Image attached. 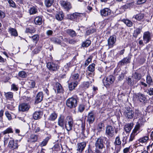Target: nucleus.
<instances>
[{
	"instance_id": "obj_1",
	"label": "nucleus",
	"mask_w": 153,
	"mask_h": 153,
	"mask_svg": "<svg viewBox=\"0 0 153 153\" xmlns=\"http://www.w3.org/2000/svg\"><path fill=\"white\" fill-rule=\"evenodd\" d=\"M104 143L105 142L103 137H100L96 138L94 144L96 149L102 150L105 148Z\"/></svg>"
},
{
	"instance_id": "obj_26",
	"label": "nucleus",
	"mask_w": 153,
	"mask_h": 153,
	"mask_svg": "<svg viewBox=\"0 0 153 153\" xmlns=\"http://www.w3.org/2000/svg\"><path fill=\"white\" fill-rule=\"evenodd\" d=\"M133 126L132 123H128L125 126V130L127 133L129 132L132 129Z\"/></svg>"
},
{
	"instance_id": "obj_47",
	"label": "nucleus",
	"mask_w": 153,
	"mask_h": 153,
	"mask_svg": "<svg viewBox=\"0 0 153 153\" xmlns=\"http://www.w3.org/2000/svg\"><path fill=\"white\" fill-rule=\"evenodd\" d=\"M31 38L33 42L35 43H37L39 38V36L38 35H35L33 36Z\"/></svg>"
},
{
	"instance_id": "obj_39",
	"label": "nucleus",
	"mask_w": 153,
	"mask_h": 153,
	"mask_svg": "<svg viewBox=\"0 0 153 153\" xmlns=\"http://www.w3.org/2000/svg\"><path fill=\"white\" fill-rule=\"evenodd\" d=\"M9 31L12 35L14 36H17L18 33L16 30L14 28H10L9 29Z\"/></svg>"
},
{
	"instance_id": "obj_55",
	"label": "nucleus",
	"mask_w": 153,
	"mask_h": 153,
	"mask_svg": "<svg viewBox=\"0 0 153 153\" xmlns=\"http://www.w3.org/2000/svg\"><path fill=\"white\" fill-rule=\"evenodd\" d=\"M104 126V124L102 123H99L97 126V129L98 131L100 132L102 131V129Z\"/></svg>"
},
{
	"instance_id": "obj_57",
	"label": "nucleus",
	"mask_w": 153,
	"mask_h": 153,
	"mask_svg": "<svg viewBox=\"0 0 153 153\" xmlns=\"http://www.w3.org/2000/svg\"><path fill=\"white\" fill-rule=\"evenodd\" d=\"M35 32V30L34 29H30V28H27L25 30L26 33H33Z\"/></svg>"
},
{
	"instance_id": "obj_9",
	"label": "nucleus",
	"mask_w": 153,
	"mask_h": 153,
	"mask_svg": "<svg viewBox=\"0 0 153 153\" xmlns=\"http://www.w3.org/2000/svg\"><path fill=\"white\" fill-rule=\"evenodd\" d=\"M116 41V36L113 35L110 36L108 40V44L109 48H112Z\"/></svg>"
},
{
	"instance_id": "obj_4",
	"label": "nucleus",
	"mask_w": 153,
	"mask_h": 153,
	"mask_svg": "<svg viewBox=\"0 0 153 153\" xmlns=\"http://www.w3.org/2000/svg\"><path fill=\"white\" fill-rule=\"evenodd\" d=\"M114 76L110 75L105 77L103 79V82L105 86H109L114 83Z\"/></svg>"
},
{
	"instance_id": "obj_6",
	"label": "nucleus",
	"mask_w": 153,
	"mask_h": 153,
	"mask_svg": "<svg viewBox=\"0 0 153 153\" xmlns=\"http://www.w3.org/2000/svg\"><path fill=\"white\" fill-rule=\"evenodd\" d=\"M47 67L50 71H56L59 68V66L53 62H49L47 64Z\"/></svg>"
},
{
	"instance_id": "obj_54",
	"label": "nucleus",
	"mask_w": 153,
	"mask_h": 153,
	"mask_svg": "<svg viewBox=\"0 0 153 153\" xmlns=\"http://www.w3.org/2000/svg\"><path fill=\"white\" fill-rule=\"evenodd\" d=\"M92 83L90 82H83V86L85 88H87Z\"/></svg>"
},
{
	"instance_id": "obj_34",
	"label": "nucleus",
	"mask_w": 153,
	"mask_h": 153,
	"mask_svg": "<svg viewBox=\"0 0 153 153\" xmlns=\"http://www.w3.org/2000/svg\"><path fill=\"white\" fill-rule=\"evenodd\" d=\"M144 17V14L142 13H140L134 16L133 17L138 21H141L143 18Z\"/></svg>"
},
{
	"instance_id": "obj_11",
	"label": "nucleus",
	"mask_w": 153,
	"mask_h": 153,
	"mask_svg": "<svg viewBox=\"0 0 153 153\" xmlns=\"http://www.w3.org/2000/svg\"><path fill=\"white\" fill-rule=\"evenodd\" d=\"M151 38V34L149 31L145 32L143 33V39L144 42L146 44L150 41Z\"/></svg>"
},
{
	"instance_id": "obj_5",
	"label": "nucleus",
	"mask_w": 153,
	"mask_h": 153,
	"mask_svg": "<svg viewBox=\"0 0 153 153\" xmlns=\"http://www.w3.org/2000/svg\"><path fill=\"white\" fill-rule=\"evenodd\" d=\"M85 16L82 13H75L70 15L69 19L71 20H74L79 22L81 20L82 17Z\"/></svg>"
},
{
	"instance_id": "obj_21",
	"label": "nucleus",
	"mask_w": 153,
	"mask_h": 153,
	"mask_svg": "<svg viewBox=\"0 0 153 153\" xmlns=\"http://www.w3.org/2000/svg\"><path fill=\"white\" fill-rule=\"evenodd\" d=\"M26 85L29 88H33L35 86L36 83L33 80H29L26 82Z\"/></svg>"
},
{
	"instance_id": "obj_37",
	"label": "nucleus",
	"mask_w": 153,
	"mask_h": 153,
	"mask_svg": "<svg viewBox=\"0 0 153 153\" xmlns=\"http://www.w3.org/2000/svg\"><path fill=\"white\" fill-rule=\"evenodd\" d=\"M146 83L148 84L149 86V85H151V83L153 82L152 79L149 74H148L146 76Z\"/></svg>"
},
{
	"instance_id": "obj_28",
	"label": "nucleus",
	"mask_w": 153,
	"mask_h": 153,
	"mask_svg": "<svg viewBox=\"0 0 153 153\" xmlns=\"http://www.w3.org/2000/svg\"><path fill=\"white\" fill-rule=\"evenodd\" d=\"M34 23L35 24L38 25H40L42 22V18L40 16H37L34 20Z\"/></svg>"
},
{
	"instance_id": "obj_27",
	"label": "nucleus",
	"mask_w": 153,
	"mask_h": 153,
	"mask_svg": "<svg viewBox=\"0 0 153 153\" xmlns=\"http://www.w3.org/2000/svg\"><path fill=\"white\" fill-rule=\"evenodd\" d=\"M38 136L35 134H32L30 135L28 141L32 142H35L37 141Z\"/></svg>"
},
{
	"instance_id": "obj_30",
	"label": "nucleus",
	"mask_w": 153,
	"mask_h": 153,
	"mask_svg": "<svg viewBox=\"0 0 153 153\" xmlns=\"http://www.w3.org/2000/svg\"><path fill=\"white\" fill-rule=\"evenodd\" d=\"M66 33L69 34L71 36L74 37L76 35L75 32L73 30L68 29L65 30Z\"/></svg>"
},
{
	"instance_id": "obj_48",
	"label": "nucleus",
	"mask_w": 153,
	"mask_h": 153,
	"mask_svg": "<svg viewBox=\"0 0 153 153\" xmlns=\"http://www.w3.org/2000/svg\"><path fill=\"white\" fill-rule=\"evenodd\" d=\"M93 75L91 73H88L87 74V77L90 80L89 81L91 82H92L94 81V80L93 78Z\"/></svg>"
},
{
	"instance_id": "obj_24",
	"label": "nucleus",
	"mask_w": 153,
	"mask_h": 153,
	"mask_svg": "<svg viewBox=\"0 0 153 153\" xmlns=\"http://www.w3.org/2000/svg\"><path fill=\"white\" fill-rule=\"evenodd\" d=\"M141 124L140 123L138 122L137 124L135 126L134 129H133V131L131 133H133L134 135H136L138 133L137 131L139 130L140 127L141 126Z\"/></svg>"
},
{
	"instance_id": "obj_31",
	"label": "nucleus",
	"mask_w": 153,
	"mask_h": 153,
	"mask_svg": "<svg viewBox=\"0 0 153 153\" xmlns=\"http://www.w3.org/2000/svg\"><path fill=\"white\" fill-rule=\"evenodd\" d=\"M55 90H56L57 93H60L62 92L63 89L61 85L59 83L56 84Z\"/></svg>"
},
{
	"instance_id": "obj_16",
	"label": "nucleus",
	"mask_w": 153,
	"mask_h": 153,
	"mask_svg": "<svg viewBox=\"0 0 153 153\" xmlns=\"http://www.w3.org/2000/svg\"><path fill=\"white\" fill-rule=\"evenodd\" d=\"M121 144V141L119 136L116 137L115 141L114 142V144L115 146V150L118 152L120 150V148H117V146L120 145Z\"/></svg>"
},
{
	"instance_id": "obj_33",
	"label": "nucleus",
	"mask_w": 153,
	"mask_h": 153,
	"mask_svg": "<svg viewBox=\"0 0 153 153\" xmlns=\"http://www.w3.org/2000/svg\"><path fill=\"white\" fill-rule=\"evenodd\" d=\"M64 15L62 12H60L56 14L55 17L56 19L59 21H61L63 18Z\"/></svg>"
},
{
	"instance_id": "obj_62",
	"label": "nucleus",
	"mask_w": 153,
	"mask_h": 153,
	"mask_svg": "<svg viewBox=\"0 0 153 153\" xmlns=\"http://www.w3.org/2000/svg\"><path fill=\"white\" fill-rule=\"evenodd\" d=\"M11 89L14 91H17L18 90V88L15 84H13L11 85Z\"/></svg>"
},
{
	"instance_id": "obj_49",
	"label": "nucleus",
	"mask_w": 153,
	"mask_h": 153,
	"mask_svg": "<svg viewBox=\"0 0 153 153\" xmlns=\"http://www.w3.org/2000/svg\"><path fill=\"white\" fill-rule=\"evenodd\" d=\"M133 77L134 79L137 80H139L140 79L141 76L140 74L137 73L135 72L133 74Z\"/></svg>"
},
{
	"instance_id": "obj_13",
	"label": "nucleus",
	"mask_w": 153,
	"mask_h": 153,
	"mask_svg": "<svg viewBox=\"0 0 153 153\" xmlns=\"http://www.w3.org/2000/svg\"><path fill=\"white\" fill-rule=\"evenodd\" d=\"M95 120L94 114L93 111L89 112L88 115L87 121L89 124L92 123Z\"/></svg>"
},
{
	"instance_id": "obj_44",
	"label": "nucleus",
	"mask_w": 153,
	"mask_h": 153,
	"mask_svg": "<svg viewBox=\"0 0 153 153\" xmlns=\"http://www.w3.org/2000/svg\"><path fill=\"white\" fill-rule=\"evenodd\" d=\"M30 14H34L36 13L37 12V9L34 7H33L30 8L29 10Z\"/></svg>"
},
{
	"instance_id": "obj_45",
	"label": "nucleus",
	"mask_w": 153,
	"mask_h": 153,
	"mask_svg": "<svg viewBox=\"0 0 153 153\" xmlns=\"http://www.w3.org/2000/svg\"><path fill=\"white\" fill-rule=\"evenodd\" d=\"M133 133H131L129 136V138L128 140H127L126 139V143L127 142L129 143L133 141V140L134 139L135 136L134 134H133Z\"/></svg>"
},
{
	"instance_id": "obj_52",
	"label": "nucleus",
	"mask_w": 153,
	"mask_h": 153,
	"mask_svg": "<svg viewBox=\"0 0 153 153\" xmlns=\"http://www.w3.org/2000/svg\"><path fill=\"white\" fill-rule=\"evenodd\" d=\"M145 92H146L147 94L150 95H153V88H150L147 90L145 91Z\"/></svg>"
},
{
	"instance_id": "obj_17",
	"label": "nucleus",
	"mask_w": 153,
	"mask_h": 153,
	"mask_svg": "<svg viewBox=\"0 0 153 153\" xmlns=\"http://www.w3.org/2000/svg\"><path fill=\"white\" fill-rule=\"evenodd\" d=\"M126 117L128 119H132L134 115V112L132 110L127 109L124 113Z\"/></svg>"
},
{
	"instance_id": "obj_51",
	"label": "nucleus",
	"mask_w": 153,
	"mask_h": 153,
	"mask_svg": "<svg viewBox=\"0 0 153 153\" xmlns=\"http://www.w3.org/2000/svg\"><path fill=\"white\" fill-rule=\"evenodd\" d=\"M124 22L128 27H131L132 25V22L129 20H124Z\"/></svg>"
},
{
	"instance_id": "obj_15",
	"label": "nucleus",
	"mask_w": 153,
	"mask_h": 153,
	"mask_svg": "<svg viewBox=\"0 0 153 153\" xmlns=\"http://www.w3.org/2000/svg\"><path fill=\"white\" fill-rule=\"evenodd\" d=\"M30 106L27 103H24L20 105L19 107V110L22 111H28Z\"/></svg>"
},
{
	"instance_id": "obj_56",
	"label": "nucleus",
	"mask_w": 153,
	"mask_h": 153,
	"mask_svg": "<svg viewBox=\"0 0 153 153\" xmlns=\"http://www.w3.org/2000/svg\"><path fill=\"white\" fill-rule=\"evenodd\" d=\"M85 108L84 105H80L78 108L79 111L80 112H82L84 110Z\"/></svg>"
},
{
	"instance_id": "obj_2",
	"label": "nucleus",
	"mask_w": 153,
	"mask_h": 153,
	"mask_svg": "<svg viewBox=\"0 0 153 153\" xmlns=\"http://www.w3.org/2000/svg\"><path fill=\"white\" fill-rule=\"evenodd\" d=\"M73 125V119L72 117L69 116L67 117L65 119V127L68 131L72 130Z\"/></svg>"
},
{
	"instance_id": "obj_35",
	"label": "nucleus",
	"mask_w": 153,
	"mask_h": 153,
	"mask_svg": "<svg viewBox=\"0 0 153 153\" xmlns=\"http://www.w3.org/2000/svg\"><path fill=\"white\" fill-rule=\"evenodd\" d=\"M54 0H45V4L47 7H50L53 3Z\"/></svg>"
},
{
	"instance_id": "obj_50",
	"label": "nucleus",
	"mask_w": 153,
	"mask_h": 153,
	"mask_svg": "<svg viewBox=\"0 0 153 153\" xmlns=\"http://www.w3.org/2000/svg\"><path fill=\"white\" fill-rule=\"evenodd\" d=\"M19 76L22 78H25L27 76V74L25 71H21L19 72Z\"/></svg>"
},
{
	"instance_id": "obj_3",
	"label": "nucleus",
	"mask_w": 153,
	"mask_h": 153,
	"mask_svg": "<svg viewBox=\"0 0 153 153\" xmlns=\"http://www.w3.org/2000/svg\"><path fill=\"white\" fill-rule=\"evenodd\" d=\"M67 106L70 108L76 107L77 105V101L76 99L74 97H71L68 99L66 101Z\"/></svg>"
},
{
	"instance_id": "obj_59",
	"label": "nucleus",
	"mask_w": 153,
	"mask_h": 153,
	"mask_svg": "<svg viewBox=\"0 0 153 153\" xmlns=\"http://www.w3.org/2000/svg\"><path fill=\"white\" fill-rule=\"evenodd\" d=\"M42 47L41 46H38L37 48H35L34 50V52L35 53H38L41 50Z\"/></svg>"
},
{
	"instance_id": "obj_14",
	"label": "nucleus",
	"mask_w": 153,
	"mask_h": 153,
	"mask_svg": "<svg viewBox=\"0 0 153 153\" xmlns=\"http://www.w3.org/2000/svg\"><path fill=\"white\" fill-rule=\"evenodd\" d=\"M100 13L102 16H106L111 14V10L108 8H105L101 10L100 11Z\"/></svg>"
},
{
	"instance_id": "obj_18",
	"label": "nucleus",
	"mask_w": 153,
	"mask_h": 153,
	"mask_svg": "<svg viewBox=\"0 0 153 153\" xmlns=\"http://www.w3.org/2000/svg\"><path fill=\"white\" fill-rule=\"evenodd\" d=\"M131 57L127 56L124 58L122 60L120 61L118 63V65H120L123 66L128 64L130 62Z\"/></svg>"
},
{
	"instance_id": "obj_53",
	"label": "nucleus",
	"mask_w": 153,
	"mask_h": 153,
	"mask_svg": "<svg viewBox=\"0 0 153 153\" xmlns=\"http://www.w3.org/2000/svg\"><path fill=\"white\" fill-rule=\"evenodd\" d=\"M10 4V7H15L16 5L14 1L12 0H7Z\"/></svg>"
},
{
	"instance_id": "obj_63",
	"label": "nucleus",
	"mask_w": 153,
	"mask_h": 153,
	"mask_svg": "<svg viewBox=\"0 0 153 153\" xmlns=\"http://www.w3.org/2000/svg\"><path fill=\"white\" fill-rule=\"evenodd\" d=\"M141 31V29L140 28H137L134 31V33L137 36L140 34Z\"/></svg>"
},
{
	"instance_id": "obj_23",
	"label": "nucleus",
	"mask_w": 153,
	"mask_h": 153,
	"mask_svg": "<svg viewBox=\"0 0 153 153\" xmlns=\"http://www.w3.org/2000/svg\"><path fill=\"white\" fill-rule=\"evenodd\" d=\"M43 115V113L40 111H36L33 114V117L35 120L40 119Z\"/></svg>"
},
{
	"instance_id": "obj_12",
	"label": "nucleus",
	"mask_w": 153,
	"mask_h": 153,
	"mask_svg": "<svg viewBox=\"0 0 153 153\" xmlns=\"http://www.w3.org/2000/svg\"><path fill=\"white\" fill-rule=\"evenodd\" d=\"M8 146L12 149H17L18 147L17 141H14L13 140H10L8 143Z\"/></svg>"
},
{
	"instance_id": "obj_8",
	"label": "nucleus",
	"mask_w": 153,
	"mask_h": 153,
	"mask_svg": "<svg viewBox=\"0 0 153 153\" xmlns=\"http://www.w3.org/2000/svg\"><path fill=\"white\" fill-rule=\"evenodd\" d=\"M60 4L62 7L67 11H68L72 8L71 4L68 1L61 0L60 1Z\"/></svg>"
},
{
	"instance_id": "obj_60",
	"label": "nucleus",
	"mask_w": 153,
	"mask_h": 153,
	"mask_svg": "<svg viewBox=\"0 0 153 153\" xmlns=\"http://www.w3.org/2000/svg\"><path fill=\"white\" fill-rule=\"evenodd\" d=\"M5 114L9 120H11L12 118L11 115L8 111H6L5 112Z\"/></svg>"
},
{
	"instance_id": "obj_29",
	"label": "nucleus",
	"mask_w": 153,
	"mask_h": 153,
	"mask_svg": "<svg viewBox=\"0 0 153 153\" xmlns=\"http://www.w3.org/2000/svg\"><path fill=\"white\" fill-rule=\"evenodd\" d=\"M78 82H71L69 83L68 88L69 90H74L78 85Z\"/></svg>"
},
{
	"instance_id": "obj_22",
	"label": "nucleus",
	"mask_w": 153,
	"mask_h": 153,
	"mask_svg": "<svg viewBox=\"0 0 153 153\" xmlns=\"http://www.w3.org/2000/svg\"><path fill=\"white\" fill-rule=\"evenodd\" d=\"M86 145V143L85 142H83L78 143L77 144V150L79 152H82L84 149Z\"/></svg>"
},
{
	"instance_id": "obj_7",
	"label": "nucleus",
	"mask_w": 153,
	"mask_h": 153,
	"mask_svg": "<svg viewBox=\"0 0 153 153\" xmlns=\"http://www.w3.org/2000/svg\"><path fill=\"white\" fill-rule=\"evenodd\" d=\"M105 134L109 137H112L114 134V128L111 126H107L106 128Z\"/></svg>"
},
{
	"instance_id": "obj_25",
	"label": "nucleus",
	"mask_w": 153,
	"mask_h": 153,
	"mask_svg": "<svg viewBox=\"0 0 153 153\" xmlns=\"http://www.w3.org/2000/svg\"><path fill=\"white\" fill-rule=\"evenodd\" d=\"M50 138L49 137H46L42 142L40 143L39 144V146L41 147L45 146L47 144Z\"/></svg>"
},
{
	"instance_id": "obj_19",
	"label": "nucleus",
	"mask_w": 153,
	"mask_h": 153,
	"mask_svg": "<svg viewBox=\"0 0 153 153\" xmlns=\"http://www.w3.org/2000/svg\"><path fill=\"white\" fill-rule=\"evenodd\" d=\"M65 117L62 115H60L58 119V125L61 127H63L64 125H65Z\"/></svg>"
},
{
	"instance_id": "obj_58",
	"label": "nucleus",
	"mask_w": 153,
	"mask_h": 153,
	"mask_svg": "<svg viewBox=\"0 0 153 153\" xmlns=\"http://www.w3.org/2000/svg\"><path fill=\"white\" fill-rule=\"evenodd\" d=\"M96 30L94 29H91L88 30L86 31V34L87 35H88L95 32Z\"/></svg>"
},
{
	"instance_id": "obj_20",
	"label": "nucleus",
	"mask_w": 153,
	"mask_h": 153,
	"mask_svg": "<svg viewBox=\"0 0 153 153\" xmlns=\"http://www.w3.org/2000/svg\"><path fill=\"white\" fill-rule=\"evenodd\" d=\"M43 93L42 92H39L37 94L35 97V103H38L42 100Z\"/></svg>"
},
{
	"instance_id": "obj_46",
	"label": "nucleus",
	"mask_w": 153,
	"mask_h": 153,
	"mask_svg": "<svg viewBox=\"0 0 153 153\" xmlns=\"http://www.w3.org/2000/svg\"><path fill=\"white\" fill-rule=\"evenodd\" d=\"M95 66V65L94 63H92L88 67V70L91 72H93L94 71Z\"/></svg>"
},
{
	"instance_id": "obj_36",
	"label": "nucleus",
	"mask_w": 153,
	"mask_h": 153,
	"mask_svg": "<svg viewBox=\"0 0 153 153\" xmlns=\"http://www.w3.org/2000/svg\"><path fill=\"white\" fill-rule=\"evenodd\" d=\"M149 137L148 136H145L142 137L140 138L139 141V142L141 143H145L147 142L149 140Z\"/></svg>"
},
{
	"instance_id": "obj_61",
	"label": "nucleus",
	"mask_w": 153,
	"mask_h": 153,
	"mask_svg": "<svg viewBox=\"0 0 153 153\" xmlns=\"http://www.w3.org/2000/svg\"><path fill=\"white\" fill-rule=\"evenodd\" d=\"M135 116L136 117H138L141 115V113L138 110H136L135 112Z\"/></svg>"
},
{
	"instance_id": "obj_64",
	"label": "nucleus",
	"mask_w": 153,
	"mask_h": 153,
	"mask_svg": "<svg viewBox=\"0 0 153 153\" xmlns=\"http://www.w3.org/2000/svg\"><path fill=\"white\" fill-rule=\"evenodd\" d=\"M124 77V74L122 73L118 77V79L119 80H121L123 79Z\"/></svg>"
},
{
	"instance_id": "obj_40",
	"label": "nucleus",
	"mask_w": 153,
	"mask_h": 153,
	"mask_svg": "<svg viewBox=\"0 0 153 153\" xmlns=\"http://www.w3.org/2000/svg\"><path fill=\"white\" fill-rule=\"evenodd\" d=\"M4 95L7 99L10 100L13 98V94L11 92H9L7 93L4 92Z\"/></svg>"
},
{
	"instance_id": "obj_38",
	"label": "nucleus",
	"mask_w": 153,
	"mask_h": 153,
	"mask_svg": "<svg viewBox=\"0 0 153 153\" xmlns=\"http://www.w3.org/2000/svg\"><path fill=\"white\" fill-rule=\"evenodd\" d=\"M79 75L78 73L73 74L71 75L70 79L72 80H76L79 79Z\"/></svg>"
},
{
	"instance_id": "obj_43",
	"label": "nucleus",
	"mask_w": 153,
	"mask_h": 153,
	"mask_svg": "<svg viewBox=\"0 0 153 153\" xmlns=\"http://www.w3.org/2000/svg\"><path fill=\"white\" fill-rule=\"evenodd\" d=\"M13 133L12 129L10 128H8L4 131L2 132L1 134H5L9 133Z\"/></svg>"
},
{
	"instance_id": "obj_41",
	"label": "nucleus",
	"mask_w": 153,
	"mask_h": 153,
	"mask_svg": "<svg viewBox=\"0 0 153 153\" xmlns=\"http://www.w3.org/2000/svg\"><path fill=\"white\" fill-rule=\"evenodd\" d=\"M73 65V62H70L67 63L65 66L64 68V69H65V71H68L69 70V68L72 66Z\"/></svg>"
},
{
	"instance_id": "obj_42",
	"label": "nucleus",
	"mask_w": 153,
	"mask_h": 153,
	"mask_svg": "<svg viewBox=\"0 0 153 153\" xmlns=\"http://www.w3.org/2000/svg\"><path fill=\"white\" fill-rule=\"evenodd\" d=\"M91 43V42L90 40H87L82 43V46L83 47H87L90 45Z\"/></svg>"
},
{
	"instance_id": "obj_10",
	"label": "nucleus",
	"mask_w": 153,
	"mask_h": 153,
	"mask_svg": "<svg viewBox=\"0 0 153 153\" xmlns=\"http://www.w3.org/2000/svg\"><path fill=\"white\" fill-rule=\"evenodd\" d=\"M135 96L138 101L142 103H145L146 101V98L144 94L139 93L136 94Z\"/></svg>"
},
{
	"instance_id": "obj_32",
	"label": "nucleus",
	"mask_w": 153,
	"mask_h": 153,
	"mask_svg": "<svg viewBox=\"0 0 153 153\" xmlns=\"http://www.w3.org/2000/svg\"><path fill=\"white\" fill-rule=\"evenodd\" d=\"M57 114L55 112H53L50 115L48 119L51 121H54L57 118Z\"/></svg>"
}]
</instances>
